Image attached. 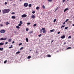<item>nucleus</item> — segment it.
<instances>
[{
	"label": "nucleus",
	"instance_id": "obj_9",
	"mask_svg": "<svg viewBox=\"0 0 74 74\" xmlns=\"http://www.w3.org/2000/svg\"><path fill=\"white\" fill-rule=\"evenodd\" d=\"M5 24H6V25H9L10 24V23H9V22L7 21L6 23H5Z\"/></svg>",
	"mask_w": 74,
	"mask_h": 74
},
{
	"label": "nucleus",
	"instance_id": "obj_16",
	"mask_svg": "<svg viewBox=\"0 0 74 74\" xmlns=\"http://www.w3.org/2000/svg\"><path fill=\"white\" fill-rule=\"evenodd\" d=\"M3 49V48H0V51H2Z\"/></svg>",
	"mask_w": 74,
	"mask_h": 74
},
{
	"label": "nucleus",
	"instance_id": "obj_47",
	"mask_svg": "<svg viewBox=\"0 0 74 74\" xmlns=\"http://www.w3.org/2000/svg\"><path fill=\"white\" fill-rule=\"evenodd\" d=\"M33 32V31H31L29 33H32Z\"/></svg>",
	"mask_w": 74,
	"mask_h": 74
},
{
	"label": "nucleus",
	"instance_id": "obj_43",
	"mask_svg": "<svg viewBox=\"0 0 74 74\" xmlns=\"http://www.w3.org/2000/svg\"><path fill=\"white\" fill-rule=\"evenodd\" d=\"M27 25H30V23H27Z\"/></svg>",
	"mask_w": 74,
	"mask_h": 74
},
{
	"label": "nucleus",
	"instance_id": "obj_60",
	"mask_svg": "<svg viewBox=\"0 0 74 74\" xmlns=\"http://www.w3.org/2000/svg\"><path fill=\"white\" fill-rule=\"evenodd\" d=\"M22 1V0H20V1Z\"/></svg>",
	"mask_w": 74,
	"mask_h": 74
},
{
	"label": "nucleus",
	"instance_id": "obj_12",
	"mask_svg": "<svg viewBox=\"0 0 74 74\" xmlns=\"http://www.w3.org/2000/svg\"><path fill=\"white\" fill-rule=\"evenodd\" d=\"M12 19H15V16H12Z\"/></svg>",
	"mask_w": 74,
	"mask_h": 74
},
{
	"label": "nucleus",
	"instance_id": "obj_33",
	"mask_svg": "<svg viewBox=\"0 0 74 74\" xmlns=\"http://www.w3.org/2000/svg\"><path fill=\"white\" fill-rule=\"evenodd\" d=\"M36 10H38V9H39V7H37L36 8Z\"/></svg>",
	"mask_w": 74,
	"mask_h": 74
},
{
	"label": "nucleus",
	"instance_id": "obj_45",
	"mask_svg": "<svg viewBox=\"0 0 74 74\" xmlns=\"http://www.w3.org/2000/svg\"><path fill=\"white\" fill-rule=\"evenodd\" d=\"M40 33H42V29H40Z\"/></svg>",
	"mask_w": 74,
	"mask_h": 74
},
{
	"label": "nucleus",
	"instance_id": "obj_26",
	"mask_svg": "<svg viewBox=\"0 0 74 74\" xmlns=\"http://www.w3.org/2000/svg\"><path fill=\"white\" fill-rule=\"evenodd\" d=\"M26 40L27 42H28V38H26Z\"/></svg>",
	"mask_w": 74,
	"mask_h": 74
},
{
	"label": "nucleus",
	"instance_id": "obj_21",
	"mask_svg": "<svg viewBox=\"0 0 74 74\" xmlns=\"http://www.w3.org/2000/svg\"><path fill=\"white\" fill-rule=\"evenodd\" d=\"M68 21H69V19H66L65 21V22H67Z\"/></svg>",
	"mask_w": 74,
	"mask_h": 74
},
{
	"label": "nucleus",
	"instance_id": "obj_59",
	"mask_svg": "<svg viewBox=\"0 0 74 74\" xmlns=\"http://www.w3.org/2000/svg\"><path fill=\"white\" fill-rule=\"evenodd\" d=\"M73 26H74V24L73 25Z\"/></svg>",
	"mask_w": 74,
	"mask_h": 74
},
{
	"label": "nucleus",
	"instance_id": "obj_51",
	"mask_svg": "<svg viewBox=\"0 0 74 74\" xmlns=\"http://www.w3.org/2000/svg\"><path fill=\"white\" fill-rule=\"evenodd\" d=\"M15 43V42L14 41H13L12 42V44H14V43Z\"/></svg>",
	"mask_w": 74,
	"mask_h": 74
},
{
	"label": "nucleus",
	"instance_id": "obj_6",
	"mask_svg": "<svg viewBox=\"0 0 74 74\" xmlns=\"http://www.w3.org/2000/svg\"><path fill=\"white\" fill-rule=\"evenodd\" d=\"M65 36L64 35H63L62 36H61V38H62V39H63V38H65Z\"/></svg>",
	"mask_w": 74,
	"mask_h": 74
},
{
	"label": "nucleus",
	"instance_id": "obj_11",
	"mask_svg": "<svg viewBox=\"0 0 74 74\" xmlns=\"http://www.w3.org/2000/svg\"><path fill=\"white\" fill-rule=\"evenodd\" d=\"M4 45V43L3 42H1L0 43V45Z\"/></svg>",
	"mask_w": 74,
	"mask_h": 74
},
{
	"label": "nucleus",
	"instance_id": "obj_3",
	"mask_svg": "<svg viewBox=\"0 0 74 74\" xmlns=\"http://www.w3.org/2000/svg\"><path fill=\"white\" fill-rule=\"evenodd\" d=\"M0 32L1 33H4L5 32V30L4 29H2L1 30Z\"/></svg>",
	"mask_w": 74,
	"mask_h": 74
},
{
	"label": "nucleus",
	"instance_id": "obj_15",
	"mask_svg": "<svg viewBox=\"0 0 74 74\" xmlns=\"http://www.w3.org/2000/svg\"><path fill=\"white\" fill-rule=\"evenodd\" d=\"M29 7H32V4H30L28 5Z\"/></svg>",
	"mask_w": 74,
	"mask_h": 74
},
{
	"label": "nucleus",
	"instance_id": "obj_31",
	"mask_svg": "<svg viewBox=\"0 0 74 74\" xmlns=\"http://www.w3.org/2000/svg\"><path fill=\"white\" fill-rule=\"evenodd\" d=\"M0 25L1 26V27H3V26H4V25H3V24H0Z\"/></svg>",
	"mask_w": 74,
	"mask_h": 74
},
{
	"label": "nucleus",
	"instance_id": "obj_28",
	"mask_svg": "<svg viewBox=\"0 0 74 74\" xmlns=\"http://www.w3.org/2000/svg\"><path fill=\"white\" fill-rule=\"evenodd\" d=\"M37 25V24H34V27H36V26Z\"/></svg>",
	"mask_w": 74,
	"mask_h": 74
},
{
	"label": "nucleus",
	"instance_id": "obj_25",
	"mask_svg": "<svg viewBox=\"0 0 74 74\" xmlns=\"http://www.w3.org/2000/svg\"><path fill=\"white\" fill-rule=\"evenodd\" d=\"M56 19H54V20H53V22H56Z\"/></svg>",
	"mask_w": 74,
	"mask_h": 74
},
{
	"label": "nucleus",
	"instance_id": "obj_53",
	"mask_svg": "<svg viewBox=\"0 0 74 74\" xmlns=\"http://www.w3.org/2000/svg\"><path fill=\"white\" fill-rule=\"evenodd\" d=\"M7 4V3L6 2H5V4Z\"/></svg>",
	"mask_w": 74,
	"mask_h": 74
},
{
	"label": "nucleus",
	"instance_id": "obj_57",
	"mask_svg": "<svg viewBox=\"0 0 74 74\" xmlns=\"http://www.w3.org/2000/svg\"><path fill=\"white\" fill-rule=\"evenodd\" d=\"M11 47H13V46H12V45H11Z\"/></svg>",
	"mask_w": 74,
	"mask_h": 74
},
{
	"label": "nucleus",
	"instance_id": "obj_22",
	"mask_svg": "<svg viewBox=\"0 0 74 74\" xmlns=\"http://www.w3.org/2000/svg\"><path fill=\"white\" fill-rule=\"evenodd\" d=\"M8 41H9V42H11V39H9V40H8Z\"/></svg>",
	"mask_w": 74,
	"mask_h": 74
},
{
	"label": "nucleus",
	"instance_id": "obj_55",
	"mask_svg": "<svg viewBox=\"0 0 74 74\" xmlns=\"http://www.w3.org/2000/svg\"><path fill=\"white\" fill-rule=\"evenodd\" d=\"M8 42H6L5 43V44H8Z\"/></svg>",
	"mask_w": 74,
	"mask_h": 74
},
{
	"label": "nucleus",
	"instance_id": "obj_10",
	"mask_svg": "<svg viewBox=\"0 0 74 74\" xmlns=\"http://www.w3.org/2000/svg\"><path fill=\"white\" fill-rule=\"evenodd\" d=\"M31 18H35V16H34V15H32L31 16Z\"/></svg>",
	"mask_w": 74,
	"mask_h": 74
},
{
	"label": "nucleus",
	"instance_id": "obj_46",
	"mask_svg": "<svg viewBox=\"0 0 74 74\" xmlns=\"http://www.w3.org/2000/svg\"><path fill=\"white\" fill-rule=\"evenodd\" d=\"M53 41H54V40H52V41H51V44H52V42H53Z\"/></svg>",
	"mask_w": 74,
	"mask_h": 74
},
{
	"label": "nucleus",
	"instance_id": "obj_42",
	"mask_svg": "<svg viewBox=\"0 0 74 74\" xmlns=\"http://www.w3.org/2000/svg\"><path fill=\"white\" fill-rule=\"evenodd\" d=\"M23 47H22L20 49V50H22V49H23Z\"/></svg>",
	"mask_w": 74,
	"mask_h": 74
},
{
	"label": "nucleus",
	"instance_id": "obj_27",
	"mask_svg": "<svg viewBox=\"0 0 74 74\" xmlns=\"http://www.w3.org/2000/svg\"><path fill=\"white\" fill-rule=\"evenodd\" d=\"M47 56L48 57H51V55L49 54Z\"/></svg>",
	"mask_w": 74,
	"mask_h": 74
},
{
	"label": "nucleus",
	"instance_id": "obj_40",
	"mask_svg": "<svg viewBox=\"0 0 74 74\" xmlns=\"http://www.w3.org/2000/svg\"><path fill=\"white\" fill-rule=\"evenodd\" d=\"M65 29H68V27H65Z\"/></svg>",
	"mask_w": 74,
	"mask_h": 74
},
{
	"label": "nucleus",
	"instance_id": "obj_32",
	"mask_svg": "<svg viewBox=\"0 0 74 74\" xmlns=\"http://www.w3.org/2000/svg\"><path fill=\"white\" fill-rule=\"evenodd\" d=\"M7 62V60H5L4 62V63L5 64V63H6V62Z\"/></svg>",
	"mask_w": 74,
	"mask_h": 74
},
{
	"label": "nucleus",
	"instance_id": "obj_23",
	"mask_svg": "<svg viewBox=\"0 0 74 74\" xmlns=\"http://www.w3.org/2000/svg\"><path fill=\"white\" fill-rule=\"evenodd\" d=\"M65 27V25H62L61 27V29L62 28V27Z\"/></svg>",
	"mask_w": 74,
	"mask_h": 74
},
{
	"label": "nucleus",
	"instance_id": "obj_38",
	"mask_svg": "<svg viewBox=\"0 0 74 74\" xmlns=\"http://www.w3.org/2000/svg\"><path fill=\"white\" fill-rule=\"evenodd\" d=\"M35 12L34 11H33V12H32V13L33 14H34V13H35Z\"/></svg>",
	"mask_w": 74,
	"mask_h": 74
},
{
	"label": "nucleus",
	"instance_id": "obj_41",
	"mask_svg": "<svg viewBox=\"0 0 74 74\" xmlns=\"http://www.w3.org/2000/svg\"><path fill=\"white\" fill-rule=\"evenodd\" d=\"M12 14H15V12H12L11 13Z\"/></svg>",
	"mask_w": 74,
	"mask_h": 74
},
{
	"label": "nucleus",
	"instance_id": "obj_14",
	"mask_svg": "<svg viewBox=\"0 0 74 74\" xmlns=\"http://www.w3.org/2000/svg\"><path fill=\"white\" fill-rule=\"evenodd\" d=\"M31 58V56H29L27 57V59H30Z\"/></svg>",
	"mask_w": 74,
	"mask_h": 74
},
{
	"label": "nucleus",
	"instance_id": "obj_63",
	"mask_svg": "<svg viewBox=\"0 0 74 74\" xmlns=\"http://www.w3.org/2000/svg\"><path fill=\"white\" fill-rule=\"evenodd\" d=\"M1 12V10H0V12Z\"/></svg>",
	"mask_w": 74,
	"mask_h": 74
},
{
	"label": "nucleus",
	"instance_id": "obj_58",
	"mask_svg": "<svg viewBox=\"0 0 74 74\" xmlns=\"http://www.w3.org/2000/svg\"><path fill=\"white\" fill-rule=\"evenodd\" d=\"M14 33H16V31H14Z\"/></svg>",
	"mask_w": 74,
	"mask_h": 74
},
{
	"label": "nucleus",
	"instance_id": "obj_1",
	"mask_svg": "<svg viewBox=\"0 0 74 74\" xmlns=\"http://www.w3.org/2000/svg\"><path fill=\"white\" fill-rule=\"evenodd\" d=\"M10 10L9 9H5L3 10H2V12L3 14H6V13H8L9 12H10Z\"/></svg>",
	"mask_w": 74,
	"mask_h": 74
},
{
	"label": "nucleus",
	"instance_id": "obj_17",
	"mask_svg": "<svg viewBox=\"0 0 74 74\" xmlns=\"http://www.w3.org/2000/svg\"><path fill=\"white\" fill-rule=\"evenodd\" d=\"M71 49V47H69L67 48V49Z\"/></svg>",
	"mask_w": 74,
	"mask_h": 74
},
{
	"label": "nucleus",
	"instance_id": "obj_37",
	"mask_svg": "<svg viewBox=\"0 0 74 74\" xmlns=\"http://www.w3.org/2000/svg\"><path fill=\"white\" fill-rule=\"evenodd\" d=\"M41 36V34H40L39 35H38V36H39V37H40Z\"/></svg>",
	"mask_w": 74,
	"mask_h": 74
},
{
	"label": "nucleus",
	"instance_id": "obj_29",
	"mask_svg": "<svg viewBox=\"0 0 74 74\" xmlns=\"http://www.w3.org/2000/svg\"><path fill=\"white\" fill-rule=\"evenodd\" d=\"M20 24H22V23H22V22L21 21H20Z\"/></svg>",
	"mask_w": 74,
	"mask_h": 74
},
{
	"label": "nucleus",
	"instance_id": "obj_7",
	"mask_svg": "<svg viewBox=\"0 0 74 74\" xmlns=\"http://www.w3.org/2000/svg\"><path fill=\"white\" fill-rule=\"evenodd\" d=\"M67 10H69V9H68V8H66L64 10V12H66V11H67Z\"/></svg>",
	"mask_w": 74,
	"mask_h": 74
},
{
	"label": "nucleus",
	"instance_id": "obj_39",
	"mask_svg": "<svg viewBox=\"0 0 74 74\" xmlns=\"http://www.w3.org/2000/svg\"><path fill=\"white\" fill-rule=\"evenodd\" d=\"M58 9V7H57V8L56 9V10H55V11H56V10Z\"/></svg>",
	"mask_w": 74,
	"mask_h": 74
},
{
	"label": "nucleus",
	"instance_id": "obj_30",
	"mask_svg": "<svg viewBox=\"0 0 74 74\" xmlns=\"http://www.w3.org/2000/svg\"><path fill=\"white\" fill-rule=\"evenodd\" d=\"M68 38H71V36H69Z\"/></svg>",
	"mask_w": 74,
	"mask_h": 74
},
{
	"label": "nucleus",
	"instance_id": "obj_4",
	"mask_svg": "<svg viewBox=\"0 0 74 74\" xmlns=\"http://www.w3.org/2000/svg\"><path fill=\"white\" fill-rule=\"evenodd\" d=\"M27 16L26 14H24L21 16L22 18H26Z\"/></svg>",
	"mask_w": 74,
	"mask_h": 74
},
{
	"label": "nucleus",
	"instance_id": "obj_18",
	"mask_svg": "<svg viewBox=\"0 0 74 74\" xmlns=\"http://www.w3.org/2000/svg\"><path fill=\"white\" fill-rule=\"evenodd\" d=\"M16 28L17 29H19V28H20V27L18 26H16Z\"/></svg>",
	"mask_w": 74,
	"mask_h": 74
},
{
	"label": "nucleus",
	"instance_id": "obj_44",
	"mask_svg": "<svg viewBox=\"0 0 74 74\" xmlns=\"http://www.w3.org/2000/svg\"><path fill=\"white\" fill-rule=\"evenodd\" d=\"M60 32H58V34H60Z\"/></svg>",
	"mask_w": 74,
	"mask_h": 74
},
{
	"label": "nucleus",
	"instance_id": "obj_34",
	"mask_svg": "<svg viewBox=\"0 0 74 74\" xmlns=\"http://www.w3.org/2000/svg\"><path fill=\"white\" fill-rule=\"evenodd\" d=\"M22 45V43H20L19 44V46H20V45Z\"/></svg>",
	"mask_w": 74,
	"mask_h": 74
},
{
	"label": "nucleus",
	"instance_id": "obj_54",
	"mask_svg": "<svg viewBox=\"0 0 74 74\" xmlns=\"http://www.w3.org/2000/svg\"><path fill=\"white\" fill-rule=\"evenodd\" d=\"M65 23H65V22H64L63 23L64 25V24H65Z\"/></svg>",
	"mask_w": 74,
	"mask_h": 74
},
{
	"label": "nucleus",
	"instance_id": "obj_2",
	"mask_svg": "<svg viewBox=\"0 0 74 74\" xmlns=\"http://www.w3.org/2000/svg\"><path fill=\"white\" fill-rule=\"evenodd\" d=\"M42 30H43L42 32L43 33H45L46 32V30H45V28H42Z\"/></svg>",
	"mask_w": 74,
	"mask_h": 74
},
{
	"label": "nucleus",
	"instance_id": "obj_24",
	"mask_svg": "<svg viewBox=\"0 0 74 74\" xmlns=\"http://www.w3.org/2000/svg\"><path fill=\"white\" fill-rule=\"evenodd\" d=\"M20 51H18L16 53V54H18L19 53H20Z\"/></svg>",
	"mask_w": 74,
	"mask_h": 74
},
{
	"label": "nucleus",
	"instance_id": "obj_48",
	"mask_svg": "<svg viewBox=\"0 0 74 74\" xmlns=\"http://www.w3.org/2000/svg\"><path fill=\"white\" fill-rule=\"evenodd\" d=\"M65 1L66 0H62V1L63 2V3H64V1Z\"/></svg>",
	"mask_w": 74,
	"mask_h": 74
},
{
	"label": "nucleus",
	"instance_id": "obj_52",
	"mask_svg": "<svg viewBox=\"0 0 74 74\" xmlns=\"http://www.w3.org/2000/svg\"><path fill=\"white\" fill-rule=\"evenodd\" d=\"M69 22H70V23H71L72 22V21H69Z\"/></svg>",
	"mask_w": 74,
	"mask_h": 74
},
{
	"label": "nucleus",
	"instance_id": "obj_36",
	"mask_svg": "<svg viewBox=\"0 0 74 74\" xmlns=\"http://www.w3.org/2000/svg\"><path fill=\"white\" fill-rule=\"evenodd\" d=\"M26 31H28V30H29V29L26 28Z\"/></svg>",
	"mask_w": 74,
	"mask_h": 74
},
{
	"label": "nucleus",
	"instance_id": "obj_56",
	"mask_svg": "<svg viewBox=\"0 0 74 74\" xmlns=\"http://www.w3.org/2000/svg\"><path fill=\"white\" fill-rule=\"evenodd\" d=\"M36 53H38V52H37V51H36Z\"/></svg>",
	"mask_w": 74,
	"mask_h": 74
},
{
	"label": "nucleus",
	"instance_id": "obj_62",
	"mask_svg": "<svg viewBox=\"0 0 74 74\" xmlns=\"http://www.w3.org/2000/svg\"><path fill=\"white\" fill-rule=\"evenodd\" d=\"M69 0H67V1H69Z\"/></svg>",
	"mask_w": 74,
	"mask_h": 74
},
{
	"label": "nucleus",
	"instance_id": "obj_35",
	"mask_svg": "<svg viewBox=\"0 0 74 74\" xmlns=\"http://www.w3.org/2000/svg\"><path fill=\"white\" fill-rule=\"evenodd\" d=\"M18 26H21V23H19L18 24Z\"/></svg>",
	"mask_w": 74,
	"mask_h": 74
},
{
	"label": "nucleus",
	"instance_id": "obj_5",
	"mask_svg": "<svg viewBox=\"0 0 74 74\" xmlns=\"http://www.w3.org/2000/svg\"><path fill=\"white\" fill-rule=\"evenodd\" d=\"M24 6L26 7H27V6H28V3H25L24 4Z\"/></svg>",
	"mask_w": 74,
	"mask_h": 74
},
{
	"label": "nucleus",
	"instance_id": "obj_8",
	"mask_svg": "<svg viewBox=\"0 0 74 74\" xmlns=\"http://www.w3.org/2000/svg\"><path fill=\"white\" fill-rule=\"evenodd\" d=\"M0 40H7V38H5L4 39V38H1L0 39Z\"/></svg>",
	"mask_w": 74,
	"mask_h": 74
},
{
	"label": "nucleus",
	"instance_id": "obj_50",
	"mask_svg": "<svg viewBox=\"0 0 74 74\" xmlns=\"http://www.w3.org/2000/svg\"><path fill=\"white\" fill-rule=\"evenodd\" d=\"M64 45H65V44H66V42H64Z\"/></svg>",
	"mask_w": 74,
	"mask_h": 74
},
{
	"label": "nucleus",
	"instance_id": "obj_20",
	"mask_svg": "<svg viewBox=\"0 0 74 74\" xmlns=\"http://www.w3.org/2000/svg\"><path fill=\"white\" fill-rule=\"evenodd\" d=\"M42 7L43 9H45V6H44V5H43L42 6Z\"/></svg>",
	"mask_w": 74,
	"mask_h": 74
},
{
	"label": "nucleus",
	"instance_id": "obj_49",
	"mask_svg": "<svg viewBox=\"0 0 74 74\" xmlns=\"http://www.w3.org/2000/svg\"><path fill=\"white\" fill-rule=\"evenodd\" d=\"M13 47H14L13 46V47H9V48H10V49L11 48H13Z\"/></svg>",
	"mask_w": 74,
	"mask_h": 74
},
{
	"label": "nucleus",
	"instance_id": "obj_19",
	"mask_svg": "<svg viewBox=\"0 0 74 74\" xmlns=\"http://www.w3.org/2000/svg\"><path fill=\"white\" fill-rule=\"evenodd\" d=\"M47 1H48L49 2H52V0H47Z\"/></svg>",
	"mask_w": 74,
	"mask_h": 74
},
{
	"label": "nucleus",
	"instance_id": "obj_64",
	"mask_svg": "<svg viewBox=\"0 0 74 74\" xmlns=\"http://www.w3.org/2000/svg\"><path fill=\"white\" fill-rule=\"evenodd\" d=\"M1 21L0 20V22Z\"/></svg>",
	"mask_w": 74,
	"mask_h": 74
},
{
	"label": "nucleus",
	"instance_id": "obj_61",
	"mask_svg": "<svg viewBox=\"0 0 74 74\" xmlns=\"http://www.w3.org/2000/svg\"><path fill=\"white\" fill-rule=\"evenodd\" d=\"M10 1H12V0H10Z\"/></svg>",
	"mask_w": 74,
	"mask_h": 74
},
{
	"label": "nucleus",
	"instance_id": "obj_13",
	"mask_svg": "<svg viewBox=\"0 0 74 74\" xmlns=\"http://www.w3.org/2000/svg\"><path fill=\"white\" fill-rule=\"evenodd\" d=\"M53 31H55V29H52L50 30V32H53Z\"/></svg>",
	"mask_w": 74,
	"mask_h": 74
}]
</instances>
